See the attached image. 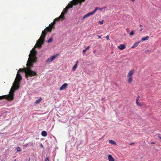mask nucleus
Returning <instances> with one entry per match:
<instances>
[{
  "label": "nucleus",
  "mask_w": 161,
  "mask_h": 161,
  "mask_svg": "<svg viewBox=\"0 0 161 161\" xmlns=\"http://www.w3.org/2000/svg\"><path fill=\"white\" fill-rule=\"evenodd\" d=\"M36 52L33 49L31 51L29 55V58L27 63V67L24 68H20L18 71L19 72H24L25 77L27 78L28 77H32L37 75L36 73L32 70L31 68L33 66V64L36 62L37 58L36 56Z\"/></svg>",
  "instance_id": "nucleus-1"
},
{
  "label": "nucleus",
  "mask_w": 161,
  "mask_h": 161,
  "mask_svg": "<svg viewBox=\"0 0 161 161\" xmlns=\"http://www.w3.org/2000/svg\"><path fill=\"white\" fill-rule=\"evenodd\" d=\"M22 79L21 75L18 73V72H17L16 78L13 83V87L11 89V90L9 92V94L8 95L0 96V97H1V99H0V100L6 99L8 101L13 100L14 98V90H17L19 88V84L20 83Z\"/></svg>",
  "instance_id": "nucleus-2"
},
{
  "label": "nucleus",
  "mask_w": 161,
  "mask_h": 161,
  "mask_svg": "<svg viewBox=\"0 0 161 161\" xmlns=\"http://www.w3.org/2000/svg\"><path fill=\"white\" fill-rule=\"evenodd\" d=\"M53 28L49 25V26L47 27L44 30L42 31L39 39L37 41L35 46V47H38L40 48L42 47V45L44 42L45 38L47 32L51 31Z\"/></svg>",
  "instance_id": "nucleus-3"
},
{
  "label": "nucleus",
  "mask_w": 161,
  "mask_h": 161,
  "mask_svg": "<svg viewBox=\"0 0 161 161\" xmlns=\"http://www.w3.org/2000/svg\"><path fill=\"white\" fill-rule=\"evenodd\" d=\"M86 0H73L71 1V3L69 4L66 7H68L69 9L73 7V5H77L78 3H80L84 2Z\"/></svg>",
  "instance_id": "nucleus-4"
},
{
  "label": "nucleus",
  "mask_w": 161,
  "mask_h": 161,
  "mask_svg": "<svg viewBox=\"0 0 161 161\" xmlns=\"http://www.w3.org/2000/svg\"><path fill=\"white\" fill-rule=\"evenodd\" d=\"M98 7H96L95 8V9L92 12H89L87 14L85 15L83 17V19H84L85 18H86L87 17H88L90 16L91 15H92L93 14L96 12V11L98 10Z\"/></svg>",
  "instance_id": "nucleus-5"
},
{
  "label": "nucleus",
  "mask_w": 161,
  "mask_h": 161,
  "mask_svg": "<svg viewBox=\"0 0 161 161\" xmlns=\"http://www.w3.org/2000/svg\"><path fill=\"white\" fill-rule=\"evenodd\" d=\"M58 54H56L54 55H53L51 57L48 58L46 61V62L47 63H49L55 59L57 58Z\"/></svg>",
  "instance_id": "nucleus-6"
},
{
  "label": "nucleus",
  "mask_w": 161,
  "mask_h": 161,
  "mask_svg": "<svg viewBox=\"0 0 161 161\" xmlns=\"http://www.w3.org/2000/svg\"><path fill=\"white\" fill-rule=\"evenodd\" d=\"M134 69L130 70L128 73L127 76L133 78V75L134 73Z\"/></svg>",
  "instance_id": "nucleus-7"
},
{
  "label": "nucleus",
  "mask_w": 161,
  "mask_h": 161,
  "mask_svg": "<svg viewBox=\"0 0 161 161\" xmlns=\"http://www.w3.org/2000/svg\"><path fill=\"white\" fill-rule=\"evenodd\" d=\"M59 20L58 18H55L53 20V22L50 25L53 28L54 27V25L56 24V22Z\"/></svg>",
  "instance_id": "nucleus-8"
},
{
  "label": "nucleus",
  "mask_w": 161,
  "mask_h": 161,
  "mask_svg": "<svg viewBox=\"0 0 161 161\" xmlns=\"http://www.w3.org/2000/svg\"><path fill=\"white\" fill-rule=\"evenodd\" d=\"M67 85L68 84L67 83H64L60 87L59 90H62L66 89L67 87Z\"/></svg>",
  "instance_id": "nucleus-9"
},
{
  "label": "nucleus",
  "mask_w": 161,
  "mask_h": 161,
  "mask_svg": "<svg viewBox=\"0 0 161 161\" xmlns=\"http://www.w3.org/2000/svg\"><path fill=\"white\" fill-rule=\"evenodd\" d=\"M64 14H65L64 13V12H62L61 13V15L58 18L59 20L61 19H64Z\"/></svg>",
  "instance_id": "nucleus-10"
},
{
  "label": "nucleus",
  "mask_w": 161,
  "mask_h": 161,
  "mask_svg": "<svg viewBox=\"0 0 161 161\" xmlns=\"http://www.w3.org/2000/svg\"><path fill=\"white\" fill-rule=\"evenodd\" d=\"M133 81V78L127 76V81L129 84H130Z\"/></svg>",
  "instance_id": "nucleus-11"
},
{
  "label": "nucleus",
  "mask_w": 161,
  "mask_h": 161,
  "mask_svg": "<svg viewBox=\"0 0 161 161\" xmlns=\"http://www.w3.org/2000/svg\"><path fill=\"white\" fill-rule=\"evenodd\" d=\"M141 42V41H139L135 42L133 45V46L131 47V48H134L137 47L138 45L139 44V43H140Z\"/></svg>",
  "instance_id": "nucleus-12"
},
{
  "label": "nucleus",
  "mask_w": 161,
  "mask_h": 161,
  "mask_svg": "<svg viewBox=\"0 0 161 161\" xmlns=\"http://www.w3.org/2000/svg\"><path fill=\"white\" fill-rule=\"evenodd\" d=\"M118 47L119 49L123 50L125 48V46L124 44H121Z\"/></svg>",
  "instance_id": "nucleus-13"
},
{
  "label": "nucleus",
  "mask_w": 161,
  "mask_h": 161,
  "mask_svg": "<svg viewBox=\"0 0 161 161\" xmlns=\"http://www.w3.org/2000/svg\"><path fill=\"white\" fill-rule=\"evenodd\" d=\"M108 159L109 161H114V159L110 155H109L108 156Z\"/></svg>",
  "instance_id": "nucleus-14"
},
{
  "label": "nucleus",
  "mask_w": 161,
  "mask_h": 161,
  "mask_svg": "<svg viewBox=\"0 0 161 161\" xmlns=\"http://www.w3.org/2000/svg\"><path fill=\"white\" fill-rule=\"evenodd\" d=\"M149 37L148 36H147L145 37H142V38L141 40L142 42L145 41H147L148 40Z\"/></svg>",
  "instance_id": "nucleus-15"
},
{
  "label": "nucleus",
  "mask_w": 161,
  "mask_h": 161,
  "mask_svg": "<svg viewBox=\"0 0 161 161\" xmlns=\"http://www.w3.org/2000/svg\"><path fill=\"white\" fill-rule=\"evenodd\" d=\"M41 134L42 136L45 137L47 135V132L45 131H43L41 133Z\"/></svg>",
  "instance_id": "nucleus-16"
},
{
  "label": "nucleus",
  "mask_w": 161,
  "mask_h": 161,
  "mask_svg": "<svg viewBox=\"0 0 161 161\" xmlns=\"http://www.w3.org/2000/svg\"><path fill=\"white\" fill-rule=\"evenodd\" d=\"M69 9V8L68 7H66L65 8L63 11L64 13L65 14L67 13L68 12V10Z\"/></svg>",
  "instance_id": "nucleus-17"
},
{
  "label": "nucleus",
  "mask_w": 161,
  "mask_h": 161,
  "mask_svg": "<svg viewBox=\"0 0 161 161\" xmlns=\"http://www.w3.org/2000/svg\"><path fill=\"white\" fill-rule=\"evenodd\" d=\"M78 63V61H77L76 63H75V64L74 65V66L72 68V70L73 71H75L76 70V68H77Z\"/></svg>",
  "instance_id": "nucleus-18"
},
{
  "label": "nucleus",
  "mask_w": 161,
  "mask_h": 161,
  "mask_svg": "<svg viewBox=\"0 0 161 161\" xmlns=\"http://www.w3.org/2000/svg\"><path fill=\"white\" fill-rule=\"evenodd\" d=\"M42 100V98L41 97H40V98L37 100L35 102V103L36 104H39L40 103V102Z\"/></svg>",
  "instance_id": "nucleus-19"
},
{
  "label": "nucleus",
  "mask_w": 161,
  "mask_h": 161,
  "mask_svg": "<svg viewBox=\"0 0 161 161\" xmlns=\"http://www.w3.org/2000/svg\"><path fill=\"white\" fill-rule=\"evenodd\" d=\"M108 142L109 143L112 144L113 145H116V143L115 141L113 140H109L108 141Z\"/></svg>",
  "instance_id": "nucleus-20"
},
{
  "label": "nucleus",
  "mask_w": 161,
  "mask_h": 161,
  "mask_svg": "<svg viewBox=\"0 0 161 161\" xmlns=\"http://www.w3.org/2000/svg\"><path fill=\"white\" fill-rule=\"evenodd\" d=\"M134 30H132L130 32V33L129 35L130 36H132L134 35Z\"/></svg>",
  "instance_id": "nucleus-21"
},
{
  "label": "nucleus",
  "mask_w": 161,
  "mask_h": 161,
  "mask_svg": "<svg viewBox=\"0 0 161 161\" xmlns=\"http://www.w3.org/2000/svg\"><path fill=\"white\" fill-rule=\"evenodd\" d=\"M53 41V39L52 38H50L49 40H48L47 42L48 43H50L52 42Z\"/></svg>",
  "instance_id": "nucleus-22"
},
{
  "label": "nucleus",
  "mask_w": 161,
  "mask_h": 161,
  "mask_svg": "<svg viewBox=\"0 0 161 161\" xmlns=\"http://www.w3.org/2000/svg\"><path fill=\"white\" fill-rule=\"evenodd\" d=\"M90 48V47L89 46H88L86 48V49H84V50H83V53H85L86 51L87 50H88L89 48Z\"/></svg>",
  "instance_id": "nucleus-23"
},
{
  "label": "nucleus",
  "mask_w": 161,
  "mask_h": 161,
  "mask_svg": "<svg viewBox=\"0 0 161 161\" xmlns=\"http://www.w3.org/2000/svg\"><path fill=\"white\" fill-rule=\"evenodd\" d=\"M136 104L138 106H142V105H141L140 103L138 102V101H136Z\"/></svg>",
  "instance_id": "nucleus-24"
},
{
  "label": "nucleus",
  "mask_w": 161,
  "mask_h": 161,
  "mask_svg": "<svg viewBox=\"0 0 161 161\" xmlns=\"http://www.w3.org/2000/svg\"><path fill=\"white\" fill-rule=\"evenodd\" d=\"M16 150H17V151L18 152H20L21 151V149H20V147H17L16 148Z\"/></svg>",
  "instance_id": "nucleus-25"
},
{
  "label": "nucleus",
  "mask_w": 161,
  "mask_h": 161,
  "mask_svg": "<svg viewBox=\"0 0 161 161\" xmlns=\"http://www.w3.org/2000/svg\"><path fill=\"white\" fill-rule=\"evenodd\" d=\"M139 98H140V96L139 95H138V97H137L136 98V101H138Z\"/></svg>",
  "instance_id": "nucleus-26"
},
{
  "label": "nucleus",
  "mask_w": 161,
  "mask_h": 161,
  "mask_svg": "<svg viewBox=\"0 0 161 161\" xmlns=\"http://www.w3.org/2000/svg\"><path fill=\"white\" fill-rule=\"evenodd\" d=\"M106 38L107 40H109V36L108 35H107L106 36Z\"/></svg>",
  "instance_id": "nucleus-27"
},
{
  "label": "nucleus",
  "mask_w": 161,
  "mask_h": 161,
  "mask_svg": "<svg viewBox=\"0 0 161 161\" xmlns=\"http://www.w3.org/2000/svg\"><path fill=\"white\" fill-rule=\"evenodd\" d=\"M150 51V50H146L145 51V52L146 53H147L148 52H149Z\"/></svg>",
  "instance_id": "nucleus-28"
},
{
  "label": "nucleus",
  "mask_w": 161,
  "mask_h": 161,
  "mask_svg": "<svg viewBox=\"0 0 161 161\" xmlns=\"http://www.w3.org/2000/svg\"><path fill=\"white\" fill-rule=\"evenodd\" d=\"M49 159L48 157H47L45 159V161H49Z\"/></svg>",
  "instance_id": "nucleus-29"
},
{
  "label": "nucleus",
  "mask_w": 161,
  "mask_h": 161,
  "mask_svg": "<svg viewBox=\"0 0 161 161\" xmlns=\"http://www.w3.org/2000/svg\"><path fill=\"white\" fill-rule=\"evenodd\" d=\"M103 20H102V21H99V23L101 25H102L103 24Z\"/></svg>",
  "instance_id": "nucleus-30"
},
{
  "label": "nucleus",
  "mask_w": 161,
  "mask_h": 161,
  "mask_svg": "<svg viewBox=\"0 0 161 161\" xmlns=\"http://www.w3.org/2000/svg\"><path fill=\"white\" fill-rule=\"evenodd\" d=\"M97 36L99 39H101V36Z\"/></svg>",
  "instance_id": "nucleus-31"
},
{
  "label": "nucleus",
  "mask_w": 161,
  "mask_h": 161,
  "mask_svg": "<svg viewBox=\"0 0 161 161\" xmlns=\"http://www.w3.org/2000/svg\"><path fill=\"white\" fill-rule=\"evenodd\" d=\"M40 145H41V146L42 147V148L43 147V145H42V144H41Z\"/></svg>",
  "instance_id": "nucleus-32"
},
{
  "label": "nucleus",
  "mask_w": 161,
  "mask_h": 161,
  "mask_svg": "<svg viewBox=\"0 0 161 161\" xmlns=\"http://www.w3.org/2000/svg\"><path fill=\"white\" fill-rule=\"evenodd\" d=\"M142 26H142V25H139V27H142Z\"/></svg>",
  "instance_id": "nucleus-33"
},
{
  "label": "nucleus",
  "mask_w": 161,
  "mask_h": 161,
  "mask_svg": "<svg viewBox=\"0 0 161 161\" xmlns=\"http://www.w3.org/2000/svg\"><path fill=\"white\" fill-rule=\"evenodd\" d=\"M158 137L161 140V137L160 136H158Z\"/></svg>",
  "instance_id": "nucleus-34"
},
{
  "label": "nucleus",
  "mask_w": 161,
  "mask_h": 161,
  "mask_svg": "<svg viewBox=\"0 0 161 161\" xmlns=\"http://www.w3.org/2000/svg\"><path fill=\"white\" fill-rule=\"evenodd\" d=\"M143 30V28H141V29H140V31H142Z\"/></svg>",
  "instance_id": "nucleus-35"
},
{
  "label": "nucleus",
  "mask_w": 161,
  "mask_h": 161,
  "mask_svg": "<svg viewBox=\"0 0 161 161\" xmlns=\"http://www.w3.org/2000/svg\"><path fill=\"white\" fill-rule=\"evenodd\" d=\"M151 143V144H155V143L154 142H152Z\"/></svg>",
  "instance_id": "nucleus-36"
},
{
  "label": "nucleus",
  "mask_w": 161,
  "mask_h": 161,
  "mask_svg": "<svg viewBox=\"0 0 161 161\" xmlns=\"http://www.w3.org/2000/svg\"><path fill=\"white\" fill-rule=\"evenodd\" d=\"M134 144V143H131L130 144V145H132V144Z\"/></svg>",
  "instance_id": "nucleus-37"
},
{
  "label": "nucleus",
  "mask_w": 161,
  "mask_h": 161,
  "mask_svg": "<svg viewBox=\"0 0 161 161\" xmlns=\"http://www.w3.org/2000/svg\"><path fill=\"white\" fill-rule=\"evenodd\" d=\"M133 2H134L135 0H131Z\"/></svg>",
  "instance_id": "nucleus-38"
},
{
  "label": "nucleus",
  "mask_w": 161,
  "mask_h": 161,
  "mask_svg": "<svg viewBox=\"0 0 161 161\" xmlns=\"http://www.w3.org/2000/svg\"><path fill=\"white\" fill-rule=\"evenodd\" d=\"M16 159H15V161H16Z\"/></svg>",
  "instance_id": "nucleus-39"
},
{
  "label": "nucleus",
  "mask_w": 161,
  "mask_h": 161,
  "mask_svg": "<svg viewBox=\"0 0 161 161\" xmlns=\"http://www.w3.org/2000/svg\"><path fill=\"white\" fill-rule=\"evenodd\" d=\"M1 97H0V99H1Z\"/></svg>",
  "instance_id": "nucleus-40"
}]
</instances>
